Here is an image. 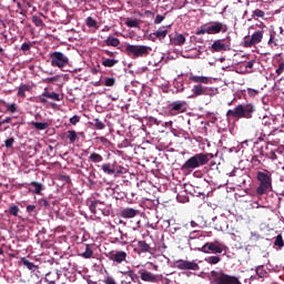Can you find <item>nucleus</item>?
I'll return each mask as SVG.
<instances>
[{
    "instance_id": "f257e3e1",
    "label": "nucleus",
    "mask_w": 284,
    "mask_h": 284,
    "mask_svg": "<svg viewBox=\"0 0 284 284\" xmlns=\"http://www.w3.org/2000/svg\"><path fill=\"white\" fill-rule=\"evenodd\" d=\"M207 163H210V153H196L181 166V172L187 176L192 174L194 170L203 168V165H207Z\"/></svg>"
},
{
    "instance_id": "f03ea898",
    "label": "nucleus",
    "mask_w": 284,
    "mask_h": 284,
    "mask_svg": "<svg viewBox=\"0 0 284 284\" xmlns=\"http://www.w3.org/2000/svg\"><path fill=\"white\" fill-rule=\"evenodd\" d=\"M254 104H239L234 109H230L226 112V116L229 119H252V114H254Z\"/></svg>"
},
{
    "instance_id": "7ed1b4c3",
    "label": "nucleus",
    "mask_w": 284,
    "mask_h": 284,
    "mask_svg": "<svg viewBox=\"0 0 284 284\" xmlns=\"http://www.w3.org/2000/svg\"><path fill=\"white\" fill-rule=\"evenodd\" d=\"M258 186L256 189L257 196H263L267 192H272V173L270 171H258L256 174Z\"/></svg>"
},
{
    "instance_id": "20e7f679",
    "label": "nucleus",
    "mask_w": 284,
    "mask_h": 284,
    "mask_svg": "<svg viewBox=\"0 0 284 284\" xmlns=\"http://www.w3.org/2000/svg\"><path fill=\"white\" fill-rule=\"evenodd\" d=\"M150 50L152 49L148 45L126 44L125 47V53L128 57H132V59L148 57V54H150Z\"/></svg>"
},
{
    "instance_id": "39448f33",
    "label": "nucleus",
    "mask_w": 284,
    "mask_h": 284,
    "mask_svg": "<svg viewBox=\"0 0 284 284\" xmlns=\"http://www.w3.org/2000/svg\"><path fill=\"white\" fill-rule=\"evenodd\" d=\"M49 59L51 61L52 68H59L60 70H63V68L70 65V58H68V55L61 51L49 53Z\"/></svg>"
},
{
    "instance_id": "423d86ee",
    "label": "nucleus",
    "mask_w": 284,
    "mask_h": 284,
    "mask_svg": "<svg viewBox=\"0 0 284 284\" xmlns=\"http://www.w3.org/2000/svg\"><path fill=\"white\" fill-rule=\"evenodd\" d=\"M211 276L214 284H241L239 277L223 272L212 271Z\"/></svg>"
},
{
    "instance_id": "0eeeda50",
    "label": "nucleus",
    "mask_w": 284,
    "mask_h": 284,
    "mask_svg": "<svg viewBox=\"0 0 284 284\" xmlns=\"http://www.w3.org/2000/svg\"><path fill=\"white\" fill-rule=\"evenodd\" d=\"M210 50L214 52H229V50H232V38L227 36L224 39H217L214 40L212 45L210 47Z\"/></svg>"
},
{
    "instance_id": "6e6552de",
    "label": "nucleus",
    "mask_w": 284,
    "mask_h": 284,
    "mask_svg": "<svg viewBox=\"0 0 284 284\" xmlns=\"http://www.w3.org/2000/svg\"><path fill=\"white\" fill-rule=\"evenodd\" d=\"M227 247L225 244L215 241V242H207L205 243L201 248L200 252H203L204 254H223Z\"/></svg>"
},
{
    "instance_id": "1a4fd4ad",
    "label": "nucleus",
    "mask_w": 284,
    "mask_h": 284,
    "mask_svg": "<svg viewBox=\"0 0 284 284\" xmlns=\"http://www.w3.org/2000/svg\"><path fill=\"white\" fill-rule=\"evenodd\" d=\"M199 97H212V88L202 84H195L192 88V94L189 99H196Z\"/></svg>"
},
{
    "instance_id": "9d476101",
    "label": "nucleus",
    "mask_w": 284,
    "mask_h": 284,
    "mask_svg": "<svg viewBox=\"0 0 284 284\" xmlns=\"http://www.w3.org/2000/svg\"><path fill=\"white\" fill-rule=\"evenodd\" d=\"M265 31L263 30H258L256 32H254L251 36V39L244 40L242 45L243 48H252V45H256L258 43H261V41H263V34Z\"/></svg>"
},
{
    "instance_id": "9b49d317",
    "label": "nucleus",
    "mask_w": 284,
    "mask_h": 284,
    "mask_svg": "<svg viewBox=\"0 0 284 284\" xmlns=\"http://www.w3.org/2000/svg\"><path fill=\"white\" fill-rule=\"evenodd\" d=\"M185 105L187 103L185 101H175L170 104L169 114L170 116H176V114H183L185 112Z\"/></svg>"
},
{
    "instance_id": "f8f14e48",
    "label": "nucleus",
    "mask_w": 284,
    "mask_h": 284,
    "mask_svg": "<svg viewBox=\"0 0 284 284\" xmlns=\"http://www.w3.org/2000/svg\"><path fill=\"white\" fill-rule=\"evenodd\" d=\"M109 261H113V263H125L128 261V253L125 251H112L108 255Z\"/></svg>"
},
{
    "instance_id": "ddd939ff",
    "label": "nucleus",
    "mask_w": 284,
    "mask_h": 284,
    "mask_svg": "<svg viewBox=\"0 0 284 284\" xmlns=\"http://www.w3.org/2000/svg\"><path fill=\"white\" fill-rule=\"evenodd\" d=\"M206 32L207 34H221V32H227V24H224L220 21H215L207 27Z\"/></svg>"
},
{
    "instance_id": "4468645a",
    "label": "nucleus",
    "mask_w": 284,
    "mask_h": 284,
    "mask_svg": "<svg viewBox=\"0 0 284 284\" xmlns=\"http://www.w3.org/2000/svg\"><path fill=\"white\" fill-rule=\"evenodd\" d=\"M176 267L178 270H193L194 272H197V270H200L196 262H190L185 260H179L176 262Z\"/></svg>"
},
{
    "instance_id": "2eb2a0df",
    "label": "nucleus",
    "mask_w": 284,
    "mask_h": 284,
    "mask_svg": "<svg viewBox=\"0 0 284 284\" xmlns=\"http://www.w3.org/2000/svg\"><path fill=\"white\" fill-rule=\"evenodd\" d=\"M171 45H184L185 44V36L183 33H175L169 36Z\"/></svg>"
},
{
    "instance_id": "dca6fc26",
    "label": "nucleus",
    "mask_w": 284,
    "mask_h": 284,
    "mask_svg": "<svg viewBox=\"0 0 284 284\" xmlns=\"http://www.w3.org/2000/svg\"><path fill=\"white\" fill-rule=\"evenodd\" d=\"M139 274L141 281H144V283H156V281H159V277H156V275L148 271H140Z\"/></svg>"
},
{
    "instance_id": "f3484780",
    "label": "nucleus",
    "mask_w": 284,
    "mask_h": 284,
    "mask_svg": "<svg viewBox=\"0 0 284 284\" xmlns=\"http://www.w3.org/2000/svg\"><path fill=\"white\" fill-rule=\"evenodd\" d=\"M189 81H192V83H199V85H201V84L207 85L210 83L211 79L205 75H191L189 78Z\"/></svg>"
},
{
    "instance_id": "a211bd4d",
    "label": "nucleus",
    "mask_w": 284,
    "mask_h": 284,
    "mask_svg": "<svg viewBox=\"0 0 284 284\" xmlns=\"http://www.w3.org/2000/svg\"><path fill=\"white\" fill-rule=\"evenodd\" d=\"M139 214V210H134L131 207L124 209L121 212L122 219H134Z\"/></svg>"
},
{
    "instance_id": "6ab92c4d",
    "label": "nucleus",
    "mask_w": 284,
    "mask_h": 284,
    "mask_svg": "<svg viewBox=\"0 0 284 284\" xmlns=\"http://www.w3.org/2000/svg\"><path fill=\"white\" fill-rule=\"evenodd\" d=\"M101 205H103V202L99 200L91 202L90 212L92 214H99V212H103V207H101Z\"/></svg>"
},
{
    "instance_id": "aec40b11",
    "label": "nucleus",
    "mask_w": 284,
    "mask_h": 284,
    "mask_svg": "<svg viewBox=\"0 0 284 284\" xmlns=\"http://www.w3.org/2000/svg\"><path fill=\"white\" fill-rule=\"evenodd\" d=\"M256 272V276H258V278H261L262 281H264V278H267V276H270V273H267V270H265L264 265H258L255 268Z\"/></svg>"
},
{
    "instance_id": "412c9836",
    "label": "nucleus",
    "mask_w": 284,
    "mask_h": 284,
    "mask_svg": "<svg viewBox=\"0 0 284 284\" xmlns=\"http://www.w3.org/2000/svg\"><path fill=\"white\" fill-rule=\"evenodd\" d=\"M105 45L111 47V48H119V45H121V40H119L118 38H114L112 36H109L105 39Z\"/></svg>"
},
{
    "instance_id": "4be33fe9",
    "label": "nucleus",
    "mask_w": 284,
    "mask_h": 284,
    "mask_svg": "<svg viewBox=\"0 0 284 284\" xmlns=\"http://www.w3.org/2000/svg\"><path fill=\"white\" fill-rule=\"evenodd\" d=\"M138 247L142 254H148L152 252V247H150V244H148V242L145 241H139Z\"/></svg>"
},
{
    "instance_id": "5701e85b",
    "label": "nucleus",
    "mask_w": 284,
    "mask_h": 284,
    "mask_svg": "<svg viewBox=\"0 0 284 284\" xmlns=\"http://www.w3.org/2000/svg\"><path fill=\"white\" fill-rule=\"evenodd\" d=\"M122 274L124 276H129L131 281H129L128 283H136V281H139V275H136V272H134V270H129L125 272H122Z\"/></svg>"
},
{
    "instance_id": "b1692460",
    "label": "nucleus",
    "mask_w": 284,
    "mask_h": 284,
    "mask_svg": "<svg viewBox=\"0 0 284 284\" xmlns=\"http://www.w3.org/2000/svg\"><path fill=\"white\" fill-rule=\"evenodd\" d=\"M119 232H120V243H121V245H128L129 241L131 243H133V241H136V239H133V240L130 239L128 236V233H123V231H121V230H119Z\"/></svg>"
},
{
    "instance_id": "393cba45",
    "label": "nucleus",
    "mask_w": 284,
    "mask_h": 284,
    "mask_svg": "<svg viewBox=\"0 0 284 284\" xmlns=\"http://www.w3.org/2000/svg\"><path fill=\"white\" fill-rule=\"evenodd\" d=\"M93 255L94 251L92 250V245L85 244V252L80 254V256H82V258H92Z\"/></svg>"
},
{
    "instance_id": "a878e982",
    "label": "nucleus",
    "mask_w": 284,
    "mask_h": 284,
    "mask_svg": "<svg viewBox=\"0 0 284 284\" xmlns=\"http://www.w3.org/2000/svg\"><path fill=\"white\" fill-rule=\"evenodd\" d=\"M116 63H119V60H116V59L102 58V65L104 68H114V65H116Z\"/></svg>"
},
{
    "instance_id": "bb28decb",
    "label": "nucleus",
    "mask_w": 284,
    "mask_h": 284,
    "mask_svg": "<svg viewBox=\"0 0 284 284\" xmlns=\"http://www.w3.org/2000/svg\"><path fill=\"white\" fill-rule=\"evenodd\" d=\"M89 161H91V163H102L103 161V155L93 152L91 153V155L89 156Z\"/></svg>"
},
{
    "instance_id": "cd10ccee",
    "label": "nucleus",
    "mask_w": 284,
    "mask_h": 284,
    "mask_svg": "<svg viewBox=\"0 0 284 284\" xmlns=\"http://www.w3.org/2000/svg\"><path fill=\"white\" fill-rule=\"evenodd\" d=\"M102 171L104 172V174H116V170L112 169V164L110 163H104L102 164Z\"/></svg>"
},
{
    "instance_id": "c85d7f7f",
    "label": "nucleus",
    "mask_w": 284,
    "mask_h": 284,
    "mask_svg": "<svg viewBox=\"0 0 284 284\" xmlns=\"http://www.w3.org/2000/svg\"><path fill=\"white\" fill-rule=\"evenodd\" d=\"M168 32L169 31L166 29H164V30L160 29V30L153 32V36L156 37V39H159L160 41H163V39H165L168 37Z\"/></svg>"
},
{
    "instance_id": "c756f323",
    "label": "nucleus",
    "mask_w": 284,
    "mask_h": 284,
    "mask_svg": "<svg viewBox=\"0 0 284 284\" xmlns=\"http://www.w3.org/2000/svg\"><path fill=\"white\" fill-rule=\"evenodd\" d=\"M30 185L32 187H34L33 190V194H41V192H43V184L39 183V182H31Z\"/></svg>"
},
{
    "instance_id": "7c9ffc66",
    "label": "nucleus",
    "mask_w": 284,
    "mask_h": 284,
    "mask_svg": "<svg viewBox=\"0 0 284 284\" xmlns=\"http://www.w3.org/2000/svg\"><path fill=\"white\" fill-rule=\"evenodd\" d=\"M26 92H30V85L22 84L19 87L18 97L26 98Z\"/></svg>"
},
{
    "instance_id": "2f4dec72",
    "label": "nucleus",
    "mask_w": 284,
    "mask_h": 284,
    "mask_svg": "<svg viewBox=\"0 0 284 284\" xmlns=\"http://www.w3.org/2000/svg\"><path fill=\"white\" fill-rule=\"evenodd\" d=\"M31 125H33L36 130H48V128H50L48 122H32Z\"/></svg>"
},
{
    "instance_id": "473e14b6",
    "label": "nucleus",
    "mask_w": 284,
    "mask_h": 284,
    "mask_svg": "<svg viewBox=\"0 0 284 284\" xmlns=\"http://www.w3.org/2000/svg\"><path fill=\"white\" fill-rule=\"evenodd\" d=\"M85 23L88 28H94L95 30H99V24L97 23V20H94V18L88 17L85 19Z\"/></svg>"
},
{
    "instance_id": "72a5a7b5",
    "label": "nucleus",
    "mask_w": 284,
    "mask_h": 284,
    "mask_svg": "<svg viewBox=\"0 0 284 284\" xmlns=\"http://www.w3.org/2000/svg\"><path fill=\"white\" fill-rule=\"evenodd\" d=\"M92 125L95 130H105V123H103L99 118L93 119Z\"/></svg>"
},
{
    "instance_id": "f704fd0d",
    "label": "nucleus",
    "mask_w": 284,
    "mask_h": 284,
    "mask_svg": "<svg viewBox=\"0 0 284 284\" xmlns=\"http://www.w3.org/2000/svg\"><path fill=\"white\" fill-rule=\"evenodd\" d=\"M206 263H209V265H217V263H221V257L220 256H209L205 258Z\"/></svg>"
},
{
    "instance_id": "c9c22d12",
    "label": "nucleus",
    "mask_w": 284,
    "mask_h": 284,
    "mask_svg": "<svg viewBox=\"0 0 284 284\" xmlns=\"http://www.w3.org/2000/svg\"><path fill=\"white\" fill-rule=\"evenodd\" d=\"M42 97H45V99H52V101H60L59 93L57 92H48L45 91Z\"/></svg>"
},
{
    "instance_id": "e433bc0d",
    "label": "nucleus",
    "mask_w": 284,
    "mask_h": 284,
    "mask_svg": "<svg viewBox=\"0 0 284 284\" xmlns=\"http://www.w3.org/2000/svg\"><path fill=\"white\" fill-rule=\"evenodd\" d=\"M31 21H32V23H34V26L37 27V28H43L45 24L43 23V20L41 19V18H39V16H33L32 18H31Z\"/></svg>"
},
{
    "instance_id": "4c0bfd02",
    "label": "nucleus",
    "mask_w": 284,
    "mask_h": 284,
    "mask_svg": "<svg viewBox=\"0 0 284 284\" xmlns=\"http://www.w3.org/2000/svg\"><path fill=\"white\" fill-rule=\"evenodd\" d=\"M67 134H68L67 136H68L70 143H75V142H77V139H78L77 131H74V130H69V131L67 132Z\"/></svg>"
},
{
    "instance_id": "58836bf2",
    "label": "nucleus",
    "mask_w": 284,
    "mask_h": 284,
    "mask_svg": "<svg viewBox=\"0 0 284 284\" xmlns=\"http://www.w3.org/2000/svg\"><path fill=\"white\" fill-rule=\"evenodd\" d=\"M21 262L23 263V265H26V267H28V270H31V271L37 270V265H34V263L28 261L26 257H22Z\"/></svg>"
},
{
    "instance_id": "ea45409f",
    "label": "nucleus",
    "mask_w": 284,
    "mask_h": 284,
    "mask_svg": "<svg viewBox=\"0 0 284 284\" xmlns=\"http://www.w3.org/2000/svg\"><path fill=\"white\" fill-rule=\"evenodd\" d=\"M115 83H116V79H114V78H105L104 85L106 88H113V85H115Z\"/></svg>"
},
{
    "instance_id": "a19ab883",
    "label": "nucleus",
    "mask_w": 284,
    "mask_h": 284,
    "mask_svg": "<svg viewBox=\"0 0 284 284\" xmlns=\"http://www.w3.org/2000/svg\"><path fill=\"white\" fill-rule=\"evenodd\" d=\"M125 26H128V28H139V20H126Z\"/></svg>"
},
{
    "instance_id": "79ce46f5",
    "label": "nucleus",
    "mask_w": 284,
    "mask_h": 284,
    "mask_svg": "<svg viewBox=\"0 0 284 284\" xmlns=\"http://www.w3.org/2000/svg\"><path fill=\"white\" fill-rule=\"evenodd\" d=\"M274 245L277 247H284L283 235L278 234L275 239Z\"/></svg>"
},
{
    "instance_id": "37998d69",
    "label": "nucleus",
    "mask_w": 284,
    "mask_h": 284,
    "mask_svg": "<svg viewBox=\"0 0 284 284\" xmlns=\"http://www.w3.org/2000/svg\"><path fill=\"white\" fill-rule=\"evenodd\" d=\"M9 212L12 216H19V212H20L19 206L17 205L10 206Z\"/></svg>"
},
{
    "instance_id": "c03bdc74",
    "label": "nucleus",
    "mask_w": 284,
    "mask_h": 284,
    "mask_svg": "<svg viewBox=\"0 0 284 284\" xmlns=\"http://www.w3.org/2000/svg\"><path fill=\"white\" fill-rule=\"evenodd\" d=\"M17 103L7 104V112H10L11 114H14L17 112Z\"/></svg>"
},
{
    "instance_id": "a18cd8bd",
    "label": "nucleus",
    "mask_w": 284,
    "mask_h": 284,
    "mask_svg": "<svg viewBox=\"0 0 284 284\" xmlns=\"http://www.w3.org/2000/svg\"><path fill=\"white\" fill-rule=\"evenodd\" d=\"M253 17H257L258 19H263V17H265V11H263L261 9H255L253 11Z\"/></svg>"
},
{
    "instance_id": "49530a36",
    "label": "nucleus",
    "mask_w": 284,
    "mask_h": 284,
    "mask_svg": "<svg viewBox=\"0 0 284 284\" xmlns=\"http://www.w3.org/2000/svg\"><path fill=\"white\" fill-rule=\"evenodd\" d=\"M30 48H32V42H24V43H22L20 50H22V52H28V50H30Z\"/></svg>"
},
{
    "instance_id": "de8ad7c7",
    "label": "nucleus",
    "mask_w": 284,
    "mask_h": 284,
    "mask_svg": "<svg viewBox=\"0 0 284 284\" xmlns=\"http://www.w3.org/2000/svg\"><path fill=\"white\" fill-rule=\"evenodd\" d=\"M165 21V16L158 14L154 19L155 26H159V23H163Z\"/></svg>"
},
{
    "instance_id": "09e8293b",
    "label": "nucleus",
    "mask_w": 284,
    "mask_h": 284,
    "mask_svg": "<svg viewBox=\"0 0 284 284\" xmlns=\"http://www.w3.org/2000/svg\"><path fill=\"white\" fill-rule=\"evenodd\" d=\"M6 148L10 149L12 145H14V138H9L4 141Z\"/></svg>"
},
{
    "instance_id": "8fccbe9b",
    "label": "nucleus",
    "mask_w": 284,
    "mask_h": 284,
    "mask_svg": "<svg viewBox=\"0 0 284 284\" xmlns=\"http://www.w3.org/2000/svg\"><path fill=\"white\" fill-rule=\"evenodd\" d=\"M276 74L278 75V77H281V74H283V72H284V62H281L280 64H278V68L276 69Z\"/></svg>"
},
{
    "instance_id": "3c124183",
    "label": "nucleus",
    "mask_w": 284,
    "mask_h": 284,
    "mask_svg": "<svg viewBox=\"0 0 284 284\" xmlns=\"http://www.w3.org/2000/svg\"><path fill=\"white\" fill-rule=\"evenodd\" d=\"M268 45H278V41L274 38V34H271Z\"/></svg>"
},
{
    "instance_id": "603ef678",
    "label": "nucleus",
    "mask_w": 284,
    "mask_h": 284,
    "mask_svg": "<svg viewBox=\"0 0 284 284\" xmlns=\"http://www.w3.org/2000/svg\"><path fill=\"white\" fill-rule=\"evenodd\" d=\"M247 94H248V97H256L258 94V90L248 88Z\"/></svg>"
},
{
    "instance_id": "864d4df0",
    "label": "nucleus",
    "mask_w": 284,
    "mask_h": 284,
    "mask_svg": "<svg viewBox=\"0 0 284 284\" xmlns=\"http://www.w3.org/2000/svg\"><path fill=\"white\" fill-rule=\"evenodd\" d=\"M81 121V119L78 115H73L72 118H70V123L72 125H77V123H79Z\"/></svg>"
},
{
    "instance_id": "5fc2aeb1",
    "label": "nucleus",
    "mask_w": 284,
    "mask_h": 284,
    "mask_svg": "<svg viewBox=\"0 0 284 284\" xmlns=\"http://www.w3.org/2000/svg\"><path fill=\"white\" fill-rule=\"evenodd\" d=\"M39 205H41V207H48L50 203L45 199H40Z\"/></svg>"
},
{
    "instance_id": "6e6d98bb",
    "label": "nucleus",
    "mask_w": 284,
    "mask_h": 284,
    "mask_svg": "<svg viewBox=\"0 0 284 284\" xmlns=\"http://www.w3.org/2000/svg\"><path fill=\"white\" fill-rule=\"evenodd\" d=\"M6 123H12V116H7L0 121V125H6Z\"/></svg>"
},
{
    "instance_id": "4d7b16f0",
    "label": "nucleus",
    "mask_w": 284,
    "mask_h": 284,
    "mask_svg": "<svg viewBox=\"0 0 284 284\" xmlns=\"http://www.w3.org/2000/svg\"><path fill=\"white\" fill-rule=\"evenodd\" d=\"M125 168L119 166V169L115 170L114 176H119V174H124Z\"/></svg>"
},
{
    "instance_id": "13d9d810",
    "label": "nucleus",
    "mask_w": 284,
    "mask_h": 284,
    "mask_svg": "<svg viewBox=\"0 0 284 284\" xmlns=\"http://www.w3.org/2000/svg\"><path fill=\"white\" fill-rule=\"evenodd\" d=\"M251 163H253V165H261V161L258 160L257 155L252 158Z\"/></svg>"
},
{
    "instance_id": "bf43d9fd",
    "label": "nucleus",
    "mask_w": 284,
    "mask_h": 284,
    "mask_svg": "<svg viewBox=\"0 0 284 284\" xmlns=\"http://www.w3.org/2000/svg\"><path fill=\"white\" fill-rule=\"evenodd\" d=\"M254 63H256V60H251L246 63L245 68L252 70V68H254Z\"/></svg>"
},
{
    "instance_id": "052dcab7",
    "label": "nucleus",
    "mask_w": 284,
    "mask_h": 284,
    "mask_svg": "<svg viewBox=\"0 0 284 284\" xmlns=\"http://www.w3.org/2000/svg\"><path fill=\"white\" fill-rule=\"evenodd\" d=\"M196 34L201 36V34H207V27L201 30H197Z\"/></svg>"
},
{
    "instance_id": "680f3d73",
    "label": "nucleus",
    "mask_w": 284,
    "mask_h": 284,
    "mask_svg": "<svg viewBox=\"0 0 284 284\" xmlns=\"http://www.w3.org/2000/svg\"><path fill=\"white\" fill-rule=\"evenodd\" d=\"M34 210H37V206L36 205H28L27 206V212H34Z\"/></svg>"
},
{
    "instance_id": "e2e57ef3",
    "label": "nucleus",
    "mask_w": 284,
    "mask_h": 284,
    "mask_svg": "<svg viewBox=\"0 0 284 284\" xmlns=\"http://www.w3.org/2000/svg\"><path fill=\"white\" fill-rule=\"evenodd\" d=\"M104 53H106L108 57H115L116 52H112L110 50H104Z\"/></svg>"
},
{
    "instance_id": "0e129e2a",
    "label": "nucleus",
    "mask_w": 284,
    "mask_h": 284,
    "mask_svg": "<svg viewBox=\"0 0 284 284\" xmlns=\"http://www.w3.org/2000/svg\"><path fill=\"white\" fill-rule=\"evenodd\" d=\"M276 159H278V155H276V153L274 151H272L271 152V160L276 161Z\"/></svg>"
},
{
    "instance_id": "69168bd1",
    "label": "nucleus",
    "mask_w": 284,
    "mask_h": 284,
    "mask_svg": "<svg viewBox=\"0 0 284 284\" xmlns=\"http://www.w3.org/2000/svg\"><path fill=\"white\" fill-rule=\"evenodd\" d=\"M196 236H199V232L196 231L191 232L190 239H196Z\"/></svg>"
},
{
    "instance_id": "338daca9",
    "label": "nucleus",
    "mask_w": 284,
    "mask_h": 284,
    "mask_svg": "<svg viewBox=\"0 0 284 284\" xmlns=\"http://www.w3.org/2000/svg\"><path fill=\"white\" fill-rule=\"evenodd\" d=\"M101 72V70L93 68L91 69V74H99Z\"/></svg>"
},
{
    "instance_id": "774afa93",
    "label": "nucleus",
    "mask_w": 284,
    "mask_h": 284,
    "mask_svg": "<svg viewBox=\"0 0 284 284\" xmlns=\"http://www.w3.org/2000/svg\"><path fill=\"white\" fill-rule=\"evenodd\" d=\"M52 81H57V77L48 78V79L45 80L47 83H52Z\"/></svg>"
}]
</instances>
